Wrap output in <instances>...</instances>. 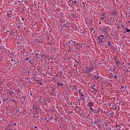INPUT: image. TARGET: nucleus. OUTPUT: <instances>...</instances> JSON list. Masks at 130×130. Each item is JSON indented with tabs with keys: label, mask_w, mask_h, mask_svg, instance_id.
<instances>
[{
	"label": "nucleus",
	"mask_w": 130,
	"mask_h": 130,
	"mask_svg": "<svg viewBox=\"0 0 130 130\" xmlns=\"http://www.w3.org/2000/svg\"><path fill=\"white\" fill-rule=\"evenodd\" d=\"M104 39H105V37L103 35H101L98 37V43L101 45H102L104 43Z\"/></svg>",
	"instance_id": "obj_1"
},
{
	"label": "nucleus",
	"mask_w": 130,
	"mask_h": 130,
	"mask_svg": "<svg viewBox=\"0 0 130 130\" xmlns=\"http://www.w3.org/2000/svg\"><path fill=\"white\" fill-rule=\"evenodd\" d=\"M87 106L88 107H93L94 106V104L93 103V102H89L87 104Z\"/></svg>",
	"instance_id": "obj_2"
},
{
	"label": "nucleus",
	"mask_w": 130,
	"mask_h": 130,
	"mask_svg": "<svg viewBox=\"0 0 130 130\" xmlns=\"http://www.w3.org/2000/svg\"><path fill=\"white\" fill-rule=\"evenodd\" d=\"M94 70V67H91L87 68V72L88 73H91V72H93V70Z\"/></svg>",
	"instance_id": "obj_3"
},
{
	"label": "nucleus",
	"mask_w": 130,
	"mask_h": 130,
	"mask_svg": "<svg viewBox=\"0 0 130 130\" xmlns=\"http://www.w3.org/2000/svg\"><path fill=\"white\" fill-rule=\"evenodd\" d=\"M89 108L90 111H91L93 113H96V111L93 108L89 107Z\"/></svg>",
	"instance_id": "obj_4"
},
{
	"label": "nucleus",
	"mask_w": 130,
	"mask_h": 130,
	"mask_svg": "<svg viewBox=\"0 0 130 130\" xmlns=\"http://www.w3.org/2000/svg\"><path fill=\"white\" fill-rule=\"evenodd\" d=\"M92 88L93 89L95 92H97V89H96V85L95 84H93V86H91Z\"/></svg>",
	"instance_id": "obj_5"
},
{
	"label": "nucleus",
	"mask_w": 130,
	"mask_h": 130,
	"mask_svg": "<svg viewBox=\"0 0 130 130\" xmlns=\"http://www.w3.org/2000/svg\"><path fill=\"white\" fill-rule=\"evenodd\" d=\"M94 79H95L96 81H98V80H99V76H96V75H95Z\"/></svg>",
	"instance_id": "obj_6"
},
{
	"label": "nucleus",
	"mask_w": 130,
	"mask_h": 130,
	"mask_svg": "<svg viewBox=\"0 0 130 130\" xmlns=\"http://www.w3.org/2000/svg\"><path fill=\"white\" fill-rule=\"evenodd\" d=\"M62 85H63L62 83L58 82V83H57V86L58 87H60V86L61 87V86H62Z\"/></svg>",
	"instance_id": "obj_7"
},
{
	"label": "nucleus",
	"mask_w": 130,
	"mask_h": 130,
	"mask_svg": "<svg viewBox=\"0 0 130 130\" xmlns=\"http://www.w3.org/2000/svg\"><path fill=\"white\" fill-rule=\"evenodd\" d=\"M108 46H112V44L111 43V42H109L108 43Z\"/></svg>",
	"instance_id": "obj_8"
},
{
	"label": "nucleus",
	"mask_w": 130,
	"mask_h": 130,
	"mask_svg": "<svg viewBox=\"0 0 130 130\" xmlns=\"http://www.w3.org/2000/svg\"><path fill=\"white\" fill-rule=\"evenodd\" d=\"M79 95H80V97L84 96V94H83L82 93L80 92Z\"/></svg>",
	"instance_id": "obj_9"
},
{
	"label": "nucleus",
	"mask_w": 130,
	"mask_h": 130,
	"mask_svg": "<svg viewBox=\"0 0 130 130\" xmlns=\"http://www.w3.org/2000/svg\"><path fill=\"white\" fill-rule=\"evenodd\" d=\"M70 3H71V4H72V5H73V6H75V3H74V1H70Z\"/></svg>",
	"instance_id": "obj_10"
},
{
	"label": "nucleus",
	"mask_w": 130,
	"mask_h": 130,
	"mask_svg": "<svg viewBox=\"0 0 130 130\" xmlns=\"http://www.w3.org/2000/svg\"><path fill=\"white\" fill-rule=\"evenodd\" d=\"M80 98H81V99L82 100V101H85V99L84 98V97H83V96H80Z\"/></svg>",
	"instance_id": "obj_11"
},
{
	"label": "nucleus",
	"mask_w": 130,
	"mask_h": 130,
	"mask_svg": "<svg viewBox=\"0 0 130 130\" xmlns=\"http://www.w3.org/2000/svg\"><path fill=\"white\" fill-rule=\"evenodd\" d=\"M28 62H29V63H31L32 64H33V63H32V60H29L28 61Z\"/></svg>",
	"instance_id": "obj_12"
},
{
	"label": "nucleus",
	"mask_w": 130,
	"mask_h": 130,
	"mask_svg": "<svg viewBox=\"0 0 130 130\" xmlns=\"http://www.w3.org/2000/svg\"><path fill=\"white\" fill-rule=\"evenodd\" d=\"M114 78L117 79V76H116V75H114Z\"/></svg>",
	"instance_id": "obj_13"
},
{
	"label": "nucleus",
	"mask_w": 130,
	"mask_h": 130,
	"mask_svg": "<svg viewBox=\"0 0 130 130\" xmlns=\"http://www.w3.org/2000/svg\"><path fill=\"white\" fill-rule=\"evenodd\" d=\"M116 63H119V60H117L116 61Z\"/></svg>",
	"instance_id": "obj_14"
},
{
	"label": "nucleus",
	"mask_w": 130,
	"mask_h": 130,
	"mask_svg": "<svg viewBox=\"0 0 130 130\" xmlns=\"http://www.w3.org/2000/svg\"><path fill=\"white\" fill-rule=\"evenodd\" d=\"M129 31H130V30H129V29H128V28H127V29H126V31H127V32H129Z\"/></svg>",
	"instance_id": "obj_15"
},
{
	"label": "nucleus",
	"mask_w": 130,
	"mask_h": 130,
	"mask_svg": "<svg viewBox=\"0 0 130 130\" xmlns=\"http://www.w3.org/2000/svg\"><path fill=\"white\" fill-rule=\"evenodd\" d=\"M26 61H27V60H29V57H27L25 59Z\"/></svg>",
	"instance_id": "obj_16"
},
{
	"label": "nucleus",
	"mask_w": 130,
	"mask_h": 130,
	"mask_svg": "<svg viewBox=\"0 0 130 130\" xmlns=\"http://www.w3.org/2000/svg\"><path fill=\"white\" fill-rule=\"evenodd\" d=\"M102 16V17H105V13H103Z\"/></svg>",
	"instance_id": "obj_17"
},
{
	"label": "nucleus",
	"mask_w": 130,
	"mask_h": 130,
	"mask_svg": "<svg viewBox=\"0 0 130 130\" xmlns=\"http://www.w3.org/2000/svg\"><path fill=\"white\" fill-rule=\"evenodd\" d=\"M35 55L36 56H37V55H38V53L37 52H35Z\"/></svg>",
	"instance_id": "obj_18"
},
{
	"label": "nucleus",
	"mask_w": 130,
	"mask_h": 130,
	"mask_svg": "<svg viewBox=\"0 0 130 130\" xmlns=\"http://www.w3.org/2000/svg\"><path fill=\"white\" fill-rule=\"evenodd\" d=\"M104 17H101V20H104Z\"/></svg>",
	"instance_id": "obj_19"
},
{
	"label": "nucleus",
	"mask_w": 130,
	"mask_h": 130,
	"mask_svg": "<svg viewBox=\"0 0 130 130\" xmlns=\"http://www.w3.org/2000/svg\"><path fill=\"white\" fill-rule=\"evenodd\" d=\"M9 94H12V93H13V91H9Z\"/></svg>",
	"instance_id": "obj_20"
},
{
	"label": "nucleus",
	"mask_w": 130,
	"mask_h": 130,
	"mask_svg": "<svg viewBox=\"0 0 130 130\" xmlns=\"http://www.w3.org/2000/svg\"><path fill=\"white\" fill-rule=\"evenodd\" d=\"M74 4H77V1H74Z\"/></svg>",
	"instance_id": "obj_21"
},
{
	"label": "nucleus",
	"mask_w": 130,
	"mask_h": 130,
	"mask_svg": "<svg viewBox=\"0 0 130 130\" xmlns=\"http://www.w3.org/2000/svg\"><path fill=\"white\" fill-rule=\"evenodd\" d=\"M123 88H124V86H121V89H123Z\"/></svg>",
	"instance_id": "obj_22"
},
{
	"label": "nucleus",
	"mask_w": 130,
	"mask_h": 130,
	"mask_svg": "<svg viewBox=\"0 0 130 130\" xmlns=\"http://www.w3.org/2000/svg\"><path fill=\"white\" fill-rule=\"evenodd\" d=\"M24 20H25V18H22V21H24Z\"/></svg>",
	"instance_id": "obj_23"
},
{
	"label": "nucleus",
	"mask_w": 130,
	"mask_h": 130,
	"mask_svg": "<svg viewBox=\"0 0 130 130\" xmlns=\"http://www.w3.org/2000/svg\"><path fill=\"white\" fill-rule=\"evenodd\" d=\"M51 113H53V110H51Z\"/></svg>",
	"instance_id": "obj_24"
},
{
	"label": "nucleus",
	"mask_w": 130,
	"mask_h": 130,
	"mask_svg": "<svg viewBox=\"0 0 130 130\" xmlns=\"http://www.w3.org/2000/svg\"><path fill=\"white\" fill-rule=\"evenodd\" d=\"M71 51V49L68 50V52H70Z\"/></svg>",
	"instance_id": "obj_25"
},
{
	"label": "nucleus",
	"mask_w": 130,
	"mask_h": 130,
	"mask_svg": "<svg viewBox=\"0 0 130 130\" xmlns=\"http://www.w3.org/2000/svg\"><path fill=\"white\" fill-rule=\"evenodd\" d=\"M126 72H129V71L128 70H126Z\"/></svg>",
	"instance_id": "obj_26"
},
{
	"label": "nucleus",
	"mask_w": 130,
	"mask_h": 130,
	"mask_svg": "<svg viewBox=\"0 0 130 130\" xmlns=\"http://www.w3.org/2000/svg\"><path fill=\"white\" fill-rule=\"evenodd\" d=\"M13 125H17V124L16 123H14Z\"/></svg>",
	"instance_id": "obj_27"
},
{
	"label": "nucleus",
	"mask_w": 130,
	"mask_h": 130,
	"mask_svg": "<svg viewBox=\"0 0 130 130\" xmlns=\"http://www.w3.org/2000/svg\"><path fill=\"white\" fill-rule=\"evenodd\" d=\"M100 30H102V27L100 28Z\"/></svg>",
	"instance_id": "obj_28"
},
{
	"label": "nucleus",
	"mask_w": 130,
	"mask_h": 130,
	"mask_svg": "<svg viewBox=\"0 0 130 130\" xmlns=\"http://www.w3.org/2000/svg\"><path fill=\"white\" fill-rule=\"evenodd\" d=\"M82 5H85V3H82Z\"/></svg>",
	"instance_id": "obj_29"
},
{
	"label": "nucleus",
	"mask_w": 130,
	"mask_h": 130,
	"mask_svg": "<svg viewBox=\"0 0 130 130\" xmlns=\"http://www.w3.org/2000/svg\"><path fill=\"white\" fill-rule=\"evenodd\" d=\"M30 73V71H28L27 73L29 74Z\"/></svg>",
	"instance_id": "obj_30"
},
{
	"label": "nucleus",
	"mask_w": 130,
	"mask_h": 130,
	"mask_svg": "<svg viewBox=\"0 0 130 130\" xmlns=\"http://www.w3.org/2000/svg\"><path fill=\"white\" fill-rule=\"evenodd\" d=\"M81 90H79V93H81V91H80Z\"/></svg>",
	"instance_id": "obj_31"
},
{
	"label": "nucleus",
	"mask_w": 130,
	"mask_h": 130,
	"mask_svg": "<svg viewBox=\"0 0 130 130\" xmlns=\"http://www.w3.org/2000/svg\"><path fill=\"white\" fill-rule=\"evenodd\" d=\"M35 128H37V126H35Z\"/></svg>",
	"instance_id": "obj_32"
},
{
	"label": "nucleus",
	"mask_w": 130,
	"mask_h": 130,
	"mask_svg": "<svg viewBox=\"0 0 130 130\" xmlns=\"http://www.w3.org/2000/svg\"><path fill=\"white\" fill-rule=\"evenodd\" d=\"M112 19V17H111V18L110 19V20H111Z\"/></svg>",
	"instance_id": "obj_33"
},
{
	"label": "nucleus",
	"mask_w": 130,
	"mask_h": 130,
	"mask_svg": "<svg viewBox=\"0 0 130 130\" xmlns=\"http://www.w3.org/2000/svg\"><path fill=\"white\" fill-rule=\"evenodd\" d=\"M73 42H74V43H76V41H74Z\"/></svg>",
	"instance_id": "obj_34"
},
{
	"label": "nucleus",
	"mask_w": 130,
	"mask_h": 130,
	"mask_svg": "<svg viewBox=\"0 0 130 130\" xmlns=\"http://www.w3.org/2000/svg\"><path fill=\"white\" fill-rule=\"evenodd\" d=\"M1 104H2V102L0 101V105H1Z\"/></svg>",
	"instance_id": "obj_35"
},
{
	"label": "nucleus",
	"mask_w": 130,
	"mask_h": 130,
	"mask_svg": "<svg viewBox=\"0 0 130 130\" xmlns=\"http://www.w3.org/2000/svg\"><path fill=\"white\" fill-rule=\"evenodd\" d=\"M30 95H32V93H30Z\"/></svg>",
	"instance_id": "obj_36"
},
{
	"label": "nucleus",
	"mask_w": 130,
	"mask_h": 130,
	"mask_svg": "<svg viewBox=\"0 0 130 130\" xmlns=\"http://www.w3.org/2000/svg\"><path fill=\"white\" fill-rule=\"evenodd\" d=\"M69 44H70V43H71V42H69Z\"/></svg>",
	"instance_id": "obj_37"
},
{
	"label": "nucleus",
	"mask_w": 130,
	"mask_h": 130,
	"mask_svg": "<svg viewBox=\"0 0 130 130\" xmlns=\"http://www.w3.org/2000/svg\"><path fill=\"white\" fill-rule=\"evenodd\" d=\"M97 113H99V111H98Z\"/></svg>",
	"instance_id": "obj_38"
},
{
	"label": "nucleus",
	"mask_w": 130,
	"mask_h": 130,
	"mask_svg": "<svg viewBox=\"0 0 130 130\" xmlns=\"http://www.w3.org/2000/svg\"><path fill=\"white\" fill-rule=\"evenodd\" d=\"M97 113H99V111H98Z\"/></svg>",
	"instance_id": "obj_39"
},
{
	"label": "nucleus",
	"mask_w": 130,
	"mask_h": 130,
	"mask_svg": "<svg viewBox=\"0 0 130 130\" xmlns=\"http://www.w3.org/2000/svg\"><path fill=\"white\" fill-rule=\"evenodd\" d=\"M3 101H5V100H4V99H3Z\"/></svg>",
	"instance_id": "obj_40"
},
{
	"label": "nucleus",
	"mask_w": 130,
	"mask_h": 130,
	"mask_svg": "<svg viewBox=\"0 0 130 130\" xmlns=\"http://www.w3.org/2000/svg\"><path fill=\"white\" fill-rule=\"evenodd\" d=\"M99 24H101V22H100V23H99Z\"/></svg>",
	"instance_id": "obj_41"
},
{
	"label": "nucleus",
	"mask_w": 130,
	"mask_h": 130,
	"mask_svg": "<svg viewBox=\"0 0 130 130\" xmlns=\"http://www.w3.org/2000/svg\"><path fill=\"white\" fill-rule=\"evenodd\" d=\"M16 63H18V62H16Z\"/></svg>",
	"instance_id": "obj_42"
},
{
	"label": "nucleus",
	"mask_w": 130,
	"mask_h": 130,
	"mask_svg": "<svg viewBox=\"0 0 130 130\" xmlns=\"http://www.w3.org/2000/svg\"><path fill=\"white\" fill-rule=\"evenodd\" d=\"M11 61H13V59H12Z\"/></svg>",
	"instance_id": "obj_43"
},
{
	"label": "nucleus",
	"mask_w": 130,
	"mask_h": 130,
	"mask_svg": "<svg viewBox=\"0 0 130 130\" xmlns=\"http://www.w3.org/2000/svg\"><path fill=\"white\" fill-rule=\"evenodd\" d=\"M80 100V99H78V101Z\"/></svg>",
	"instance_id": "obj_44"
},
{
	"label": "nucleus",
	"mask_w": 130,
	"mask_h": 130,
	"mask_svg": "<svg viewBox=\"0 0 130 130\" xmlns=\"http://www.w3.org/2000/svg\"><path fill=\"white\" fill-rule=\"evenodd\" d=\"M114 59H116V58H114Z\"/></svg>",
	"instance_id": "obj_45"
},
{
	"label": "nucleus",
	"mask_w": 130,
	"mask_h": 130,
	"mask_svg": "<svg viewBox=\"0 0 130 130\" xmlns=\"http://www.w3.org/2000/svg\"><path fill=\"white\" fill-rule=\"evenodd\" d=\"M71 41H72V42H73V40H71Z\"/></svg>",
	"instance_id": "obj_46"
},
{
	"label": "nucleus",
	"mask_w": 130,
	"mask_h": 130,
	"mask_svg": "<svg viewBox=\"0 0 130 130\" xmlns=\"http://www.w3.org/2000/svg\"><path fill=\"white\" fill-rule=\"evenodd\" d=\"M40 85H41V83H40Z\"/></svg>",
	"instance_id": "obj_47"
},
{
	"label": "nucleus",
	"mask_w": 130,
	"mask_h": 130,
	"mask_svg": "<svg viewBox=\"0 0 130 130\" xmlns=\"http://www.w3.org/2000/svg\"><path fill=\"white\" fill-rule=\"evenodd\" d=\"M91 30H93V28Z\"/></svg>",
	"instance_id": "obj_48"
}]
</instances>
